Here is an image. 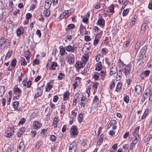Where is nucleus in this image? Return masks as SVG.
<instances>
[{"instance_id":"obj_20","label":"nucleus","mask_w":152,"mask_h":152,"mask_svg":"<svg viewBox=\"0 0 152 152\" xmlns=\"http://www.w3.org/2000/svg\"><path fill=\"white\" fill-rule=\"evenodd\" d=\"M148 24V21H144L142 25L141 28V31L142 32L144 33L146 30V28Z\"/></svg>"},{"instance_id":"obj_1","label":"nucleus","mask_w":152,"mask_h":152,"mask_svg":"<svg viewBox=\"0 0 152 152\" xmlns=\"http://www.w3.org/2000/svg\"><path fill=\"white\" fill-rule=\"evenodd\" d=\"M10 41L8 39L1 37L0 39V48L4 49L10 45Z\"/></svg>"},{"instance_id":"obj_17","label":"nucleus","mask_w":152,"mask_h":152,"mask_svg":"<svg viewBox=\"0 0 152 152\" xmlns=\"http://www.w3.org/2000/svg\"><path fill=\"white\" fill-rule=\"evenodd\" d=\"M43 88H39L38 92L34 96L35 98H37L42 95V94Z\"/></svg>"},{"instance_id":"obj_16","label":"nucleus","mask_w":152,"mask_h":152,"mask_svg":"<svg viewBox=\"0 0 152 152\" xmlns=\"http://www.w3.org/2000/svg\"><path fill=\"white\" fill-rule=\"evenodd\" d=\"M68 60H67V62L69 64L71 65L74 64L75 60V57L74 56L72 55V56H69V58H68Z\"/></svg>"},{"instance_id":"obj_36","label":"nucleus","mask_w":152,"mask_h":152,"mask_svg":"<svg viewBox=\"0 0 152 152\" xmlns=\"http://www.w3.org/2000/svg\"><path fill=\"white\" fill-rule=\"evenodd\" d=\"M5 91V87L4 86H0V97L1 96Z\"/></svg>"},{"instance_id":"obj_51","label":"nucleus","mask_w":152,"mask_h":152,"mask_svg":"<svg viewBox=\"0 0 152 152\" xmlns=\"http://www.w3.org/2000/svg\"><path fill=\"white\" fill-rule=\"evenodd\" d=\"M17 61L16 59H13L11 62V65L13 67H15Z\"/></svg>"},{"instance_id":"obj_61","label":"nucleus","mask_w":152,"mask_h":152,"mask_svg":"<svg viewBox=\"0 0 152 152\" xmlns=\"http://www.w3.org/2000/svg\"><path fill=\"white\" fill-rule=\"evenodd\" d=\"M12 53V51H9L7 54L6 57L9 58L11 56Z\"/></svg>"},{"instance_id":"obj_3","label":"nucleus","mask_w":152,"mask_h":152,"mask_svg":"<svg viewBox=\"0 0 152 152\" xmlns=\"http://www.w3.org/2000/svg\"><path fill=\"white\" fill-rule=\"evenodd\" d=\"M66 50L68 52H74L77 51V46L75 45H74L73 46L69 45L65 47Z\"/></svg>"},{"instance_id":"obj_24","label":"nucleus","mask_w":152,"mask_h":152,"mask_svg":"<svg viewBox=\"0 0 152 152\" xmlns=\"http://www.w3.org/2000/svg\"><path fill=\"white\" fill-rule=\"evenodd\" d=\"M103 137V134H102L100 135L99 137L97 143V145H100L102 142Z\"/></svg>"},{"instance_id":"obj_41","label":"nucleus","mask_w":152,"mask_h":152,"mask_svg":"<svg viewBox=\"0 0 152 152\" xmlns=\"http://www.w3.org/2000/svg\"><path fill=\"white\" fill-rule=\"evenodd\" d=\"M122 73H117L116 77V80L117 81L119 80L122 77Z\"/></svg>"},{"instance_id":"obj_28","label":"nucleus","mask_w":152,"mask_h":152,"mask_svg":"<svg viewBox=\"0 0 152 152\" xmlns=\"http://www.w3.org/2000/svg\"><path fill=\"white\" fill-rule=\"evenodd\" d=\"M37 0H34L33 2L30 7L31 10H33L36 8V5L37 4Z\"/></svg>"},{"instance_id":"obj_35","label":"nucleus","mask_w":152,"mask_h":152,"mask_svg":"<svg viewBox=\"0 0 152 152\" xmlns=\"http://www.w3.org/2000/svg\"><path fill=\"white\" fill-rule=\"evenodd\" d=\"M58 121V118L55 117L54 119L53 122V126L54 128H56L57 126V122Z\"/></svg>"},{"instance_id":"obj_38","label":"nucleus","mask_w":152,"mask_h":152,"mask_svg":"<svg viewBox=\"0 0 152 152\" xmlns=\"http://www.w3.org/2000/svg\"><path fill=\"white\" fill-rule=\"evenodd\" d=\"M19 105V102L18 101H14L13 103V107L15 110H17V107Z\"/></svg>"},{"instance_id":"obj_50","label":"nucleus","mask_w":152,"mask_h":152,"mask_svg":"<svg viewBox=\"0 0 152 152\" xmlns=\"http://www.w3.org/2000/svg\"><path fill=\"white\" fill-rule=\"evenodd\" d=\"M51 4V3H50V2H49L47 1L46 2L45 6V7H46V9H47L49 8Z\"/></svg>"},{"instance_id":"obj_25","label":"nucleus","mask_w":152,"mask_h":152,"mask_svg":"<svg viewBox=\"0 0 152 152\" xmlns=\"http://www.w3.org/2000/svg\"><path fill=\"white\" fill-rule=\"evenodd\" d=\"M99 102V100L98 96L96 95L95 96L93 99V104H95L96 105V106H97Z\"/></svg>"},{"instance_id":"obj_10","label":"nucleus","mask_w":152,"mask_h":152,"mask_svg":"<svg viewBox=\"0 0 152 152\" xmlns=\"http://www.w3.org/2000/svg\"><path fill=\"white\" fill-rule=\"evenodd\" d=\"M69 15V13L68 11H65L63 13H62L59 16V19L61 20L62 18H67Z\"/></svg>"},{"instance_id":"obj_56","label":"nucleus","mask_w":152,"mask_h":152,"mask_svg":"<svg viewBox=\"0 0 152 152\" xmlns=\"http://www.w3.org/2000/svg\"><path fill=\"white\" fill-rule=\"evenodd\" d=\"M23 132L21 129H19L17 132V136L18 137H20L21 135L23 134Z\"/></svg>"},{"instance_id":"obj_2","label":"nucleus","mask_w":152,"mask_h":152,"mask_svg":"<svg viewBox=\"0 0 152 152\" xmlns=\"http://www.w3.org/2000/svg\"><path fill=\"white\" fill-rule=\"evenodd\" d=\"M77 148L76 143L75 142H73L68 146V152H76Z\"/></svg>"},{"instance_id":"obj_39","label":"nucleus","mask_w":152,"mask_h":152,"mask_svg":"<svg viewBox=\"0 0 152 152\" xmlns=\"http://www.w3.org/2000/svg\"><path fill=\"white\" fill-rule=\"evenodd\" d=\"M79 116V118L78 119V122L80 123H81L83 119V115L81 113H80L78 115Z\"/></svg>"},{"instance_id":"obj_11","label":"nucleus","mask_w":152,"mask_h":152,"mask_svg":"<svg viewBox=\"0 0 152 152\" xmlns=\"http://www.w3.org/2000/svg\"><path fill=\"white\" fill-rule=\"evenodd\" d=\"M24 28L22 26L18 28L16 31L17 36L18 37H20V35L23 34L24 33Z\"/></svg>"},{"instance_id":"obj_45","label":"nucleus","mask_w":152,"mask_h":152,"mask_svg":"<svg viewBox=\"0 0 152 152\" xmlns=\"http://www.w3.org/2000/svg\"><path fill=\"white\" fill-rule=\"evenodd\" d=\"M129 12V10L127 9L124 10L123 12V15L124 16H126L127 15Z\"/></svg>"},{"instance_id":"obj_46","label":"nucleus","mask_w":152,"mask_h":152,"mask_svg":"<svg viewBox=\"0 0 152 152\" xmlns=\"http://www.w3.org/2000/svg\"><path fill=\"white\" fill-rule=\"evenodd\" d=\"M65 76L64 74L62 73H60L59 74V75L58 76V78L59 80H61L63 78V77H64Z\"/></svg>"},{"instance_id":"obj_29","label":"nucleus","mask_w":152,"mask_h":152,"mask_svg":"<svg viewBox=\"0 0 152 152\" xmlns=\"http://www.w3.org/2000/svg\"><path fill=\"white\" fill-rule=\"evenodd\" d=\"M29 53L28 51H26L25 52L24 56L27 60V62L28 63L29 62V60L30 58Z\"/></svg>"},{"instance_id":"obj_49","label":"nucleus","mask_w":152,"mask_h":152,"mask_svg":"<svg viewBox=\"0 0 152 152\" xmlns=\"http://www.w3.org/2000/svg\"><path fill=\"white\" fill-rule=\"evenodd\" d=\"M47 87L45 89V91H49L52 88V86L49 84L48 83L47 84Z\"/></svg>"},{"instance_id":"obj_42","label":"nucleus","mask_w":152,"mask_h":152,"mask_svg":"<svg viewBox=\"0 0 152 152\" xmlns=\"http://www.w3.org/2000/svg\"><path fill=\"white\" fill-rule=\"evenodd\" d=\"M31 37L32 38H33V36H32V37ZM33 42L32 43V44H31V48L32 49V50H34L35 48V47H36L37 44L38 43H37V42H34V41L33 39Z\"/></svg>"},{"instance_id":"obj_13","label":"nucleus","mask_w":152,"mask_h":152,"mask_svg":"<svg viewBox=\"0 0 152 152\" xmlns=\"http://www.w3.org/2000/svg\"><path fill=\"white\" fill-rule=\"evenodd\" d=\"M100 73L96 72H94L92 75V78L95 81L98 80H99V76L100 75Z\"/></svg>"},{"instance_id":"obj_22","label":"nucleus","mask_w":152,"mask_h":152,"mask_svg":"<svg viewBox=\"0 0 152 152\" xmlns=\"http://www.w3.org/2000/svg\"><path fill=\"white\" fill-rule=\"evenodd\" d=\"M58 66V64L57 63L53 62L51 64V66L49 67V69L50 70H55L56 69V67Z\"/></svg>"},{"instance_id":"obj_23","label":"nucleus","mask_w":152,"mask_h":152,"mask_svg":"<svg viewBox=\"0 0 152 152\" xmlns=\"http://www.w3.org/2000/svg\"><path fill=\"white\" fill-rule=\"evenodd\" d=\"M69 95L70 93L68 91L65 92L63 94V100L64 101L68 100L69 99Z\"/></svg>"},{"instance_id":"obj_55","label":"nucleus","mask_w":152,"mask_h":152,"mask_svg":"<svg viewBox=\"0 0 152 152\" xmlns=\"http://www.w3.org/2000/svg\"><path fill=\"white\" fill-rule=\"evenodd\" d=\"M13 149L12 146L10 145L8 147V148L7 150V152H11Z\"/></svg>"},{"instance_id":"obj_62","label":"nucleus","mask_w":152,"mask_h":152,"mask_svg":"<svg viewBox=\"0 0 152 152\" xmlns=\"http://www.w3.org/2000/svg\"><path fill=\"white\" fill-rule=\"evenodd\" d=\"M129 44H130L129 41L128 40L126 41L125 44H124L123 45V47L124 48H127L128 47Z\"/></svg>"},{"instance_id":"obj_60","label":"nucleus","mask_w":152,"mask_h":152,"mask_svg":"<svg viewBox=\"0 0 152 152\" xmlns=\"http://www.w3.org/2000/svg\"><path fill=\"white\" fill-rule=\"evenodd\" d=\"M101 55L100 54H98L95 56V60L96 62H98L99 61Z\"/></svg>"},{"instance_id":"obj_43","label":"nucleus","mask_w":152,"mask_h":152,"mask_svg":"<svg viewBox=\"0 0 152 152\" xmlns=\"http://www.w3.org/2000/svg\"><path fill=\"white\" fill-rule=\"evenodd\" d=\"M122 85L121 83H118L116 88V91L117 92H118L121 89V87Z\"/></svg>"},{"instance_id":"obj_40","label":"nucleus","mask_w":152,"mask_h":152,"mask_svg":"<svg viewBox=\"0 0 152 152\" xmlns=\"http://www.w3.org/2000/svg\"><path fill=\"white\" fill-rule=\"evenodd\" d=\"M44 15L45 17H48L50 15V11L47 10H45L43 12Z\"/></svg>"},{"instance_id":"obj_14","label":"nucleus","mask_w":152,"mask_h":152,"mask_svg":"<svg viewBox=\"0 0 152 152\" xmlns=\"http://www.w3.org/2000/svg\"><path fill=\"white\" fill-rule=\"evenodd\" d=\"M141 41L140 40H138L136 43L134 47V49L136 52H137L140 48Z\"/></svg>"},{"instance_id":"obj_58","label":"nucleus","mask_w":152,"mask_h":152,"mask_svg":"<svg viewBox=\"0 0 152 152\" xmlns=\"http://www.w3.org/2000/svg\"><path fill=\"white\" fill-rule=\"evenodd\" d=\"M124 102L127 103L129 102V97L128 96H126L124 97Z\"/></svg>"},{"instance_id":"obj_18","label":"nucleus","mask_w":152,"mask_h":152,"mask_svg":"<svg viewBox=\"0 0 152 152\" xmlns=\"http://www.w3.org/2000/svg\"><path fill=\"white\" fill-rule=\"evenodd\" d=\"M13 91L14 93L15 94H18V95H20L22 92L21 89L18 87H14L13 88Z\"/></svg>"},{"instance_id":"obj_6","label":"nucleus","mask_w":152,"mask_h":152,"mask_svg":"<svg viewBox=\"0 0 152 152\" xmlns=\"http://www.w3.org/2000/svg\"><path fill=\"white\" fill-rule=\"evenodd\" d=\"M70 132L71 135L72 136L77 135L78 134V132L76 128V126H73L70 129Z\"/></svg>"},{"instance_id":"obj_37","label":"nucleus","mask_w":152,"mask_h":152,"mask_svg":"<svg viewBox=\"0 0 152 152\" xmlns=\"http://www.w3.org/2000/svg\"><path fill=\"white\" fill-rule=\"evenodd\" d=\"M147 48L148 46L147 45H145L140 50V51H141V53H144L145 54L147 49Z\"/></svg>"},{"instance_id":"obj_21","label":"nucleus","mask_w":152,"mask_h":152,"mask_svg":"<svg viewBox=\"0 0 152 152\" xmlns=\"http://www.w3.org/2000/svg\"><path fill=\"white\" fill-rule=\"evenodd\" d=\"M142 89V87L140 85H138L136 86L135 91L137 94H139L141 92Z\"/></svg>"},{"instance_id":"obj_15","label":"nucleus","mask_w":152,"mask_h":152,"mask_svg":"<svg viewBox=\"0 0 152 152\" xmlns=\"http://www.w3.org/2000/svg\"><path fill=\"white\" fill-rule=\"evenodd\" d=\"M97 23L98 25L101 26L103 28L104 26L105 21L103 19L99 18L97 20Z\"/></svg>"},{"instance_id":"obj_9","label":"nucleus","mask_w":152,"mask_h":152,"mask_svg":"<svg viewBox=\"0 0 152 152\" xmlns=\"http://www.w3.org/2000/svg\"><path fill=\"white\" fill-rule=\"evenodd\" d=\"M117 72V67L115 65H114L110 69L109 75L110 76H111L112 75L115 74Z\"/></svg>"},{"instance_id":"obj_27","label":"nucleus","mask_w":152,"mask_h":152,"mask_svg":"<svg viewBox=\"0 0 152 152\" xmlns=\"http://www.w3.org/2000/svg\"><path fill=\"white\" fill-rule=\"evenodd\" d=\"M140 128V126H138L135 129L134 131V135L135 137H139L138 132Z\"/></svg>"},{"instance_id":"obj_59","label":"nucleus","mask_w":152,"mask_h":152,"mask_svg":"<svg viewBox=\"0 0 152 152\" xmlns=\"http://www.w3.org/2000/svg\"><path fill=\"white\" fill-rule=\"evenodd\" d=\"M39 63V61L38 59H35L33 61V65L34 66V65L38 64Z\"/></svg>"},{"instance_id":"obj_31","label":"nucleus","mask_w":152,"mask_h":152,"mask_svg":"<svg viewBox=\"0 0 152 152\" xmlns=\"http://www.w3.org/2000/svg\"><path fill=\"white\" fill-rule=\"evenodd\" d=\"M25 82V81H23V85L24 86H26L28 88H30L31 84V81L29 80L28 81H27L26 83H24Z\"/></svg>"},{"instance_id":"obj_19","label":"nucleus","mask_w":152,"mask_h":152,"mask_svg":"<svg viewBox=\"0 0 152 152\" xmlns=\"http://www.w3.org/2000/svg\"><path fill=\"white\" fill-rule=\"evenodd\" d=\"M102 65L101 61H100L95 65V70L99 71L102 69Z\"/></svg>"},{"instance_id":"obj_63","label":"nucleus","mask_w":152,"mask_h":152,"mask_svg":"<svg viewBox=\"0 0 152 152\" xmlns=\"http://www.w3.org/2000/svg\"><path fill=\"white\" fill-rule=\"evenodd\" d=\"M148 112L146 111H145L143 114V115L141 117V118L142 119H143L145 118L146 116L148 115Z\"/></svg>"},{"instance_id":"obj_52","label":"nucleus","mask_w":152,"mask_h":152,"mask_svg":"<svg viewBox=\"0 0 152 152\" xmlns=\"http://www.w3.org/2000/svg\"><path fill=\"white\" fill-rule=\"evenodd\" d=\"M75 25L73 24H70L67 26V28L68 29H71L75 27Z\"/></svg>"},{"instance_id":"obj_44","label":"nucleus","mask_w":152,"mask_h":152,"mask_svg":"<svg viewBox=\"0 0 152 152\" xmlns=\"http://www.w3.org/2000/svg\"><path fill=\"white\" fill-rule=\"evenodd\" d=\"M115 81L113 80V81L110 83V89H112L115 87Z\"/></svg>"},{"instance_id":"obj_33","label":"nucleus","mask_w":152,"mask_h":152,"mask_svg":"<svg viewBox=\"0 0 152 152\" xmlns=\"http://www.w3.org/2000/svg\"><path fill=\"white\" fill-rule=\"evenodd\" d=\"M145 55V53H142L141 51H140V52L138 56L139 57V58H138V61H140L142 60Z\"/></svg>"},{"instance_id":"obj_47","label":"nucleus","mask_w":152,"mask_h":152,"mask_svg":"<svg viewBox=\"0 0 152 152\" xmlns=\"http://www.w3.org/2000/svg\"><path fill=\"white\" fill-rule=\"evenodd\" d=\"M50 139L52 142H55L56 140V137L54 135H52L50 136Z\"/></svg>"},{"instance_id":"obj_7","label":"nucleus","mask_w":152,"mask_h":152,"mask_svg":"<svg viewBox=\"0 0 152 152\" xmlns=\"http://www.w3.org/2000/svg\"><path fill=\"white\" fill-rule=\"evenodd\" d=\"M25 147L24 142H21L19 145V147L18 148L17 152H23Z\"/></svg>"},{"instance_id":"obj_54","label":"nucleus","mask_w":152,"mask_h":152,"mask_svg":"<svg viewBox=\"0 0 152 152\" xmlns=\"http://www.w3.org/2000/svg\"><path fill=\"white\" fill-rule=\"evenodd\" d=\"M109 11L111 12H113L114 11V6L113 5H111L110 7H109Z\"/></svg>"},{"instance_id":"obj_48","label":"nucleus","mask_w":152,"mask_h":152,"mask_svg":"<svg viewBox=\"0 0 152 152\" xmlns=\"http://www.w3.org/2000/svg\"><path fill=\"white\" fill-rule=\"evenodd\" d=\"M98 85L99 83L98 82H95L94 83L93 85V88L94 90H96L97 89Z\"/></svg>"},{"instance_id":"obj_30","label":"nucleus","mask_w":152,"mask_h":152,"mask_svg":"<svg viewBox=\"0 0 152 152\" xmlns=\"http://www.w3.org/2000/svg\"><path fill=\"white\" fill-rule=\"evenodd\" d=\"M99 73L100 74V75L101 76V79L103 80L104 79L106 75V72L103 70H102Z\"/></svg>"},{"instance_id":"obj_32","label":"nucleus","mask_w":152,"mask_h":152,"mask_svg":"<svg viewBox=\"0 0 152 152\" xmlns=\"http://www.w3.org/2000/svg\"><path fill=\"white\" fill-rule=\"evenodd\" d=\"M20 60L21 65L23 66L26 65L27 62L26 61V60L24 57H22L20 58Z\"/></svg>"},{"instance_id":"obj_64","label":"nucleus","mask_w":152,"mask_h":152,"mask_svg":"<svg viewBox=\"0 0 152 152\" xmlns=\"http://www.w3.org/2000/svg\"><path fill=\"white\" fill-rule=\"evenodd\" d=\"M25 121L26 119L25 118H22L20 121L19 122V124H22L25 122Z\"/></svg>"},{"instance_id":"obj_57","label":"nucleus","mask_w":152,"mask_h":152,"mask_svg":"<svg viewBox=\"0 0 152 152\" xmlns=\"http://www.w3.org/2000/svg\"><path fill=\"white\" fill-rule=\"evenodd\" d=\"M117 122L115 120H112L110 121L109 124L111 126L116 124Z\"/></svg>"},{"instance_id":"obj_12","label":"nucleus","mask_w":152,"mask_h":152,"mask_svg":"<svg viewBox=\"0 0 152 152\" xmlns=\"http://www.w3.org/2000/svg\"><path fill=\"white\" fill-rule=\"evenodd\" d=\"M88 55L87 54H85L82 56L81 60L82 62L85 65L87 62L88 60Z\"/></svg>"},{"instance_id":"obj_34","label":"nucleus","mask_w":152,"mask_h":152,"mask_svg":"<svg viewBox=\"0 0 152 152\" xmlns=\"http://www.w3.org/2000/svg\"><path fill=\"white\" fill-rule=\"evenodd\" d=\"M151 72V71L150 70H146L145 71H143L142 72V75H144L145 77H147L149 76Z\"/></svg>"},{"instance_id":"obj_4","label":"nucleus","mask_w":152,"mask_h":152,"mask_svg":"<svg viewBox=\"0 0 152 152\" xmlns=\"http://www.w3.org/2000/svg\"><path fill=\"white\" fill-rule=\"evenodd\" d=\"M131 67V66L130 65L128 64L126 65L125 67L123 68L124 73L126 76L129 75L130 74L129 71L130 70Z\"/></svg>"},{"instance_id":"obj_5","label":"nucleus","mask_w":152,"mask_h":152,"mask_svg":"<svg viewBox=\"0 0 152 152\" xmlns=\"http://www.w3.org/2000/svg\"><path fill=\"white\" fill-rule=\"evenodd\" d=\"M42 125V124L38 121H35L32 123L33 129H37L40 128Z\"/></svg>"},{"instance_id":"obj_26","label":"nucleus","mask_w":152,"mask_h":152,"mask_svg":"<svg viewBox=\"0 0 152 152\" xmlns=\"http://www.w3.org/2000/svg\"><path fill=\"white\" fill-rule=\"evenodd\" d=\"M60 49L59 53L61 56H63L64 55L66 52V49L64 47L61 48L60 47L59 48Z\"/></svg>"},{"instance_id":"obj_53","label":"nucleus","mask_w":152,"mask_h":152,"mask_svg":"<svg viewBox=\"0 0 152 152\" xmlns=\"http://www.w3.org/2000/svg\"><path fill=\"white\" fill-rule=\"evenodd\" d=\"M102 54L105 55L108 53L107 49L106 48H102Z\"/></svg>"},{"instance_id":"obj_8","label":"nucleus","mask_w":152,"mask_h":152,"mask_svg":"<svg viewBox=\"0 0 152 152\" xmlns=\"http://www.w3.org/2000/svg\"><path fill=\"white\" fill-rule=\"evenodd\" d=\"M85 65L81 61H77L75 64V67L77 69H80L83 68Z\"/></svg>"}]
</instances>
